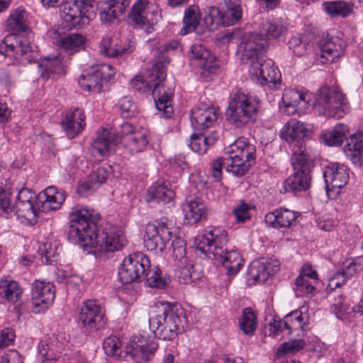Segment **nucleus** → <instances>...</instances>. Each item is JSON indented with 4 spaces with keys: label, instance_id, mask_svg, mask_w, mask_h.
Masks as SVG:
<instances>
[{
    "label": "nucleus",
    "instance_id": "obj_1",
    "mask_svg": "<svg viewBox=\"0 0 363 363\" xmlns=\"http://www.w3.org/2000/svg\"><path fill=\"white\" fill-rule=\"evenodd\" d=\"M99 219V214L93 210L72 208L67 232L69 241L79 245L87 254L121 250L127 244L123 231L112 224H106L101 230H96Z\"/></svg>",
    "mask_w": 363,
    "mask_h": 363
},
{
    "label": "nucleus",
    "instance_id": "obj_2",
    "mask_svg": "<svg viewBox=\"0 0 363 363\" xmlns=\"http://www.w3.org/2000/svg\"><path fill=\"white\" fill-rule=\"evenodd\" d=\"M267 51V43L256 34H245L237 49V55L243 64L250 65V72L269 86L280 82L281 74L273 62H262L261 56Z\"/></svg>",
    "mask_w": 363,
    "mask_h": 363
},
{
    "label": "nucleus",
    "instance_id": "obj_3",
    "mask_svg": "<svg viewBox=\"0 0 363 363\" xmlns=\"http://www.w3.org/2000/svg\"><path fill=\"white\" fill-rule=\"evenodd\" d=\"M35 49L36 47H32L27 38L21 35L13 33L4 38L0 45V53L23 64L37 62L41 72V77L44 79H48L51 74H60L63 72L64 65L60 56L46 57L39 62V55Z\"/></svg>",
    "mask_w": 363,
    "mask_h": 363
},
{
    "label": "nucleus",
    "instance_id": "obj_4",
    "mask_svg": "<svg viewBox=\"0 0 363 363\" xmlns=\"http://www.w3.org/2000/svg\"><path fill=\"white\" fill-rule=\"evenodd\" d=\"M226 231L215 228L206 230L196 249L208 258L217 260L227 270L228 276L236 274L242 267L243 259L235 250H228Z\"/></svg>",
    "mask_w": 363,
    "mask_h": 363
},
{
    "label": "nucleus",
    "instance_id": "obj_5",
    "mask_svg": "<svg viewBox=\"0 0 363 363\" xmlns=\"http://www.w3.org/2000/svg\"><path fill=\"white\" fill-rule=\"evenodd\" d=\"M186 322L183 308L167 302H157L150 311L149 326L155 337L174 340Z\"/></svg>",
    "mask_w": 363,
    "mask_h": 363
},
{
    "label": "nucleus",
    "instance_id": "obj_6",
    "mask_svg": "<svg viewBox=\"0 0 363 363\" xmlns=\"http://www.w3.org/2000/svg\"><path fill=\"white\" fill-rule=\"evenodd\" d=\"M166 76L165 68L160 63H156L152 66L147 80H144L141 76H136L135 79H131L130 84L133 89L138 91H141L146 86L148 91H152L155 97L156 108L161 112L160 114L164 118H169L173 113L172 92L169 91L162 94L160 90V85Z\"/></svg>",
    "mask_w": 363,
    "mask_h": 363
},
{
    "label": "nucleus",
    "instance_id": "obj_7",
    "mask_svg": "<svg viewBox=\"0 0 363 363\" xmlns=\"http://www.w3.org/2000/svg\"><path fill=\"white\" fill-rule=\"evenodd\" d=\"M259 108V101L257 98L238 91L230 96L226 119L237 128H244L255 121Z\"/></svg>",
    "mask_w": 363,
    "mask_h": 363
},
{
    "label": "nucleus",
    "instance_id": "obj_8",
    "mask_svg": "<svg viewBox=\"0 0 363 363\" xmlns=\"http://www.w3.org/2000/svg\"><path fill=\"white\" fill-rule=\"evenodd\" d=\"M314 109L320 115L341 118L349 109L346 96L337 88L321 87L313 103Z\"/></svg>",
    "mask_w": 363,
    "mask_h": 363
},
{
    "label": "nucleus",
    "instance_id": "obj_9",
    "mask_svg": "<svg viewBox=\"0 0 363 363\" xmlns=\"http://www.w3.org/2000/svg\"><path fill=\"white\" fill-rule=\"evenodd\" d=\"M94 0H72L60 7L62 26L68 30L88 23L94 15Z\"/></svg>",
    "mask_w": 363,
    "mask_h": 363
},
{
    "label": "nucleus",
    "instance_id": "obj_10",
    "mask_svg": "<svg viewBox=\"0 0 363 363\" xmlns=\"http://www.w3.org/2000/svg\"><path fill=\"white\" fill-rule=\"evenodd\" d=\"M291 163L294 173L284 182L286 191L296 194L309 189L313 163L309 155H292Z\"/></svg>",
    "mask_w": 363,
    "mask_h": 363
},
{
    "label": "nucleus",
    "instance_id": "obj_11",
    "mask_svg": "<svg viewBox=\"0 0 363 363\" xmlns=\"http://www.w3.org/2000/svg\"><path fill=\"white\" fill-rule=\"evenodd\" d=\"M161 18L160 11L148 0H138L128 14V22L135 28L145 29L147 33L152 31V26Z\"/></svg>",
    "mask_w": 363,
    "mask_h": 363
},
{
    "label": "nucleus",
    "instance_id": "obj_12",
    "mask_svg": "<svg viewBox=\"0 0 363 363\" xmlns=\"http://www.w3.org/2000/svg\"><path fill=\"white\" fill-rule=\"evenodd\" d=\"M78 321L89 333L102 330L106 325L105 310L96 300L88 299L78 308Z\"/></svg>",
    "mask_w": 363,
    "mask_h": 363
},
{
    "label": "nucleus",
    "instance_id": "obj_13",
    "mask_svg": "<svg viewBox=\"0 0 363 363\" xmlns=\"http://www.w3.org/2000/svg\"><path fill=\"white\" fill-rule=\"evenodd\" d=\"M150 267V259L143 253L129 255L123 259L118 270V279L123 284L142 281L145 269Z\"/></svg>",
    "mask_w": 363,
    "mask_h": 363
},
{
    "label": "nucleus",
    "instance_id": "obj_14",
    "mask_svg": "<svg viewBox=\"0 0 363 363\" xmlns=\"http://www.w3.org/2000/svg\"><path fill=\"white\" fill-rule=\"evenodd\" d=\"M306 131V125L296 119L290 120L284 126L281 137L290 144L292 155H308L304 140Z\"/></svg>",
    "mask_w": 363,
    "mask_h": 363
},
{
    "label": "nucleus",
    "instance_id": "obj_15",
    "mask_svg": "<svg viewBox=\"0 0 363 363\" xmlns=\"http://www.w3.org/2000/svg\"><path fill=\"white\" fill-rule=\"evenodd\" d=\"M115 74L113 67L103 64L92 68L91 72L82 74L79 79L80 86L89 92L99 93L102 89V82L109 81Z\"/></svg>",
    "mask_w": 363,
    "mask_h": 363
},
{
    "label": "nucleus",
    "instance_id": "obj_16",
    "mask_svg": "<svg viewBox=\"0 0 363 363\" xmlns=\"http://www.w3.org/2000/svg\"><path fill=\"white\" fill-rule=\"evenodd\" d=\"M40 210L35 193L28 189H21L16 196L13 212L19 217L30 219L35 218Z\"/></svg>",
    "mask_w": 363,
    "mask_h": 363
},
{
    "label": "nucleus",
    "instance_id": "obj_17",
    "mask_svg": "<svg viewBox=\"0 0 363 363\" xmlns=\"http://www.w3.org/2000/svg\"><path fill=\"white\" fill-rule=\"evenodd\" d=\"M157 348L155 341L147 342L143 336H135L130 343L128 353L135 363H145L152 359Z\"/></svg>",
    "mask_w": 363,
    "mask_h": 363
},
{
    "label": "nucleus",
    "instance_id": "obj_18",
    "mask_svg": "<svg viewBox=\"0 0 363 363\" xmlns=\"http://www.w3.org/2000/svg\"><path fill=\"white\" fill-rule=\"evenodd\" d=\"M218 108L200 104L191 111V123L194 129L204 130L213 126L218 120Z\"/></svg>",
    "mask_w": 363,
    "mask_h": 363
},
{
    "label": "nucleus",
    "instance_id": "obj_19",
    "mask_svg": "<svg viewBox=\"0 0 363 363\" xmlns=\"http://www.w3.org/2000/svg\"><path fill=\"white\" fill-rule=\"evenodd\" d=\"M55 299V286L50 282L35 281L32 286V303L35 309L40 307L36 313L45 311Z\"/></svg>",
    "mask_w": 363,
    "mask_h": 363
},
{
    "label": "nucleus",
    "instance_id": "obj_20",
    "mask_svg": "<svg viewBox=\"0 0 363 363\" xmlns=\"http://www.w3.org/2000/svg\"><path fill=\"white\" fill-rule=\"evenodd\" d=\"M323 177L328 192L335 189H341L348 182L349 169L343 164H331L325 168Z\"/></svg>",
    "mask_w": 363,
    "mask_h": 363
},
{
    "label": "nucleus",
    "instance_id": "obj_21",
    "mask_svg": "<svg viewBox=\"0 0 363 363\" xmlns=\"http://www.w3.org/2000/svg\"><path fill=\"white\" fill-rule=\"evenodd\" d=\"M300 216L298 212L287 208L276 209L265 216L266 223L273 228H289L297 223V218Z\"/></svg>",
    "mask_w": 363,
    "mask_h": 363
},
{
    "label": "nucleus",
    "instance_id": "obj_22",
    "mask_svg": "<svg viewBox=\"0 0 363 363\" xmlns=\"http://www.w3.org/2000/svg\"><path fill=\"white\" fill-rule=\"evenodd\" d=\"M256 147L245 138H238L226 149L227 158L242 159L248 162H255Z\"/></svg>",
    "mask_w": 363,
    "mask_h": 363
},
{
    "label": "nucleus",
    "instance_id": "obj_23",
    "mask_svg": "<svg viewBox=\"0 0 363 363\" xmlns=\"http://www.w3.org/2000/svg\"><path fill=\"white\" fill-rule=\"evenodd\" d=\"M61 124L67 137L73 138L79 135L85 126V116L79 108H71Z\"/></svg>",
    "mask_w": 363,
    "mask_h": 363
},
{
    "label": "nucleus",
    "instance_id": "obj_24",
    "mask_svg": "<svg viewBox=\"0 0 363 363\" xmlns=\"http://www.w3.org/2000/svg\"><path fill=\"white\" fill-rule=\"evenodd\" d=\"M146 201L148 203L155 202L157 203L172 206L174 192L168 187L163 180L159 179L147 191Z\"/></svg>",
    "mask_w": 363,
    "mask_h": 363
},
{
    "label": "nucleus",
    "instance_id": "obj_25",
    "mask_svg": "<svg viewBox=\"0 0 363 363\" xmlns=\"http://www.w3.org/2000/svg\"><path fill=\"white\" fill-rule=\"evenodd\" d=\"M279 269L280 264L277 260H272L271 262L256 261L250 265L249 274L255 281L264 283Z\"/></svg>",
    "mask_w": 363,
    "mask_h": 363
},
{
    "label": "nucleus",
    "instance_id": "obj_26",
    "mask_svg": "<svg viewBox=\"0 0 363 363\" xmlns=\"http://www.w3.org/2000/svg\"><path fill=\"white\" fill-rule=\"evenodd\" d=\"M191 60L192 65L209 72H214L216 68V57L200 44L191 46Z\"/></svg>",
    "mask_w": 363,
    "mask_h": 363
},
{
    "label": "nucleus",
    "instance_id": "obj_27",
    "mask_svg": "<svg viewBox=\"0 0 363 363\" xmlns=\"http://www.w3.org/2000/svg\"><path fill=\"white\" fill-rule=\"evenodd\" d=\"M128 0H109L102 4L100 18L104 23L109 24L122 16L128 6Z\"/></svg>",
    "mask_w": 363,
    "mask_h": 363
},
{
    "label": "nucleus",
    "instance_id": "obj_28",
    "mask_svg": "<svg viewBox=\"0 0 363 363\" xmlns=\"http://www.w3.org/2000/svg\"><path fill=\"white\" fill-rule=\"evenodd\" d=\"M345 42L337 37H331L326 39L320 45L321 58L325 60L322 62H334L340 58L345 52Z\"/></svg>",
    "mask_w": 363,
    "mask_h": 363
},
{
    "label": "nucleus",
    "instance_id": "obj_29",
    "mask_svg": "<svg viewBox=\"0 0 363 363\" xmlns=\"http://www.w3.org/2000/svg\"><path fill=\"white\" fill-rule=\"evenodd\" d=\"M86 38L79 33H70L65 36H57L55 43L67 54L72 55L85 48Z\"/></svg>",
    "mask_w": 363,
    "mask_h": 363
},
{
    "label": "nucleus",
    "instance_id": "obj_30",
    "mask_svg": "<svg viewBox=\"0 0 363 363\" xmlns=\"http://www.w3.org/2000/svg\"><path fill=\"white\" fill-rule=\"evenodd\" d=\"M184 211L186 223L191 225L201 221L207 214L204 203L197 198L187 200Z\"/></svg>",
    "mask_w": 363,
    "mask_h": 363
},
{
    "label": "nucleus",
    "instance_id": "obj_31",
    "mask_svg": "<svg viewBox=\"0 0 363 363\" xmlns=\"http://www.w3.org/2000/svg\"><path fill=\"white\" fill-rule=\"evenodd\" d=\"M218 138V133L216 131H212L208 135L203 133L192 134L190 138L189 147L196 152L200 155H203L206 152L208 148L217 141Z\"/></svg>",
    "mask_w": 363,
    "mask_h": 363
},
{
    "label": "nucleus",
    "instance_id": "obj_32",
    "mask_svg": "<svg viewBox=\"0 0 363 363\" xmlns=\"http://www.w3.org/2000/svg\"><path fill=\"white\" fill-rule=\"evenodd\" d=\"M286 32V28L281 22L276 20H267L263 22L259 28V33H250L256 34L266 40L277 39Z\"/></svg>",
    "mask_w": 363,
    "mask_h": 363
},
{
    "label": "nucleus",
    "instance_id": "obj_33",
    "mask_svg": "<svg viewBox=\"0 0 363 363\" xmlns=\"http://www.w3.org/2000/svg\"><path fill=\"white\" fill-rule=\"evenodd\" d=\"M150 288L164 289L167 287L169 279L162 274L160 269L157 265H151L145 269L142 281Z\"/></svg>",
    "mask_w": 363,
    "mask_h": 363
},
{
    "label": "nucleus",
    "instance_id": "obj_34",
    "mask_svg": "<svg viewBox=\"0 0 363 363\" xmlns=\"http://www.w3.org/2000/svg\"><path fill=\"white\" fill-rule=\"evenodd\" d=\"M117 143L118 140L115 135L109 130L102 129L98 132V136L92 143L93 153L98 152L101 156L106 157L110 153L111 145Z\"/></svg>",
    "mask_w": 363,
    "mask_h": 363
},
{
    "label": "nucleus",
    "instance_id": "obj_35",
    "mask_svg": "<svg viewBox=\"0 0 363 363\" xmlns=\"http://www.w3.org/2000/svg\"><path fill=\"white\" fill-rule=\"evenodd\" d=\"M348 133V127L345 124L338 123L332 130L323 131L320 138L328 146H340Z\"/></svg>",
    "mask_w": 363,
    "mask_h": 363
},
{
    "label": "nucleus",
    "instance_id": "obj_36",
    "mask_svg": "<svg viewBox=\"0 0 363 363\" xmlns=\"http://www.w3.org/2000/svg\"><path fill=\"white\" fill-rule=\"evenodd\" d=\"M23 289L14 280L2 279L0 280V298L10 303H16L21 297Z\"/></svg>",
    "mask_w": 363,
    "mask_h": 363
},
{
    "label": "nucleus",
    "instance_id": "obj_37",
    "mask_svg": "<svg viewBox=\"0 0 363 363\" xmlns=\"http://www.w3.org/2000/svg\"><path fill=\"white\" fill-rule=\"evenodd\" d=\"M111 174V167L108 165L99 167L93 171L88 177L87 180L84 182L81 187L86 191H94L99 185L104 184Z\"/></svg>",
    "mask_w": 363,
    "mask_h": 363
},
{
    "label": "nucleus",
    "instance_id": "obj_38",
    "mask_svg": "<svg viewBox=\"0 0 363 363\" xmlns=\"http://www.w3.org/2000/svg\"><path fill=\"white\" fill-rule=\"evenodd\" d=\"M45 200L42 202V211H55L59 209L65 201L66 195L65 191H57L55 186H50L45 189Z\"/></svg>",
    "mask_w": 363,
    "mask_h": 363
},
{
    "label": "nucleus",
    "instance_id": "obj_39",
    "mask_svg": "<svg viewBox=\"0 0 363 363\" xmlns=\"http://www.w3.org/2000/svg\"><path fill=\"white\" fill-rule=\"evenodd\" d=\"M133 51L130 46L128 48H119L114 42L111 36L106 35L101 39L99 45V52L101 55L108 57H123Z\"/></svg>",
    "mask_w": 363,
    "mask_h": 363
},
{
    "label": "nucleus",
    "instance_id": "obj_40",
    "mask_svg": "<svg viewBox=\"0 0 363 363\" xmlns=\"http://www.w3.org/2000/svg\"><path fill=\"white\" fill-rule=\"evenodd\" d=\"M227 11H223L221 25L225 27L237 23L242 16V9L239 0H225Z\"/></svg>",
    "mask_w": 363,
    "mask_h": 363
},
{
    "label": "nucleus",
    "instance_id": "obj_41",
    "mask_svg": "<svg viewBox=\"0 0 363 363\" xmlns=\"http://www.w3.org/2000/svg\"><path fill=\"white\" fill-rule=\"evenodd\" d=\"M148 142L146 133L139 130L127 138L123 145L131 155H135L143 151Z\"/></svg>",
    "mask_w": 363,
    "mask_h": 363
},
{
    "label": "nucleus",
    "instance_id": "obj_42",
    "mask_svg": "<svg viewBox=\"0 0 363 363\" xmlns=\"http://www.w3.org/2000/svg\"><path fill=\"white\" fill-rule=\"evenodd\" d=\"M144 244L149 251H153L159 249L162 251L165 247L164 244L161 240L158 231L154 225L149 223L146 226L145 235L144 237Z\"/></svg>",
    "mask_w": 363,
    "mask_h": 363
},
{
    "label": "nucleus",
    "instance_id": "obj_43",
    "mask_svg": "<svg viewBox=\"0 0 363 363\" xmlns=\"http://www.w3.org/2000/svg\"><path fill=\"white\" fill-rule=\"evenodd\" d=\"M255 162H248L242 159H233L225 157L224 167L228 172L232 173L236 177H242Z\"/></svg>",
    "mask_w": 363,
    "mask_h": 363
},
{
    "label": "nucleus",
    "instance_id": "obj_44",
    "mask_svg": "<svg viewBox=\"0 0 363 363\" xmlns=\"http://www.w3.org/2000/svg\"><path fill=\"white\" fill-rule=\"evenodd\" d=\"M239 326L244 334L248 335L254 334L257 327V317L250 308H245L242 310L239 319Z\"/></svg>",
    "mask_w": 363,
    "mask_h": 363
},
{
    "label": "nucleus",
    "instance_id": "obj_45",
    "mask_svg": "<svg viewBox=\"0 0 363 363\" xmlns=\"http://www.w3.org/2000/svg\"><path fill=\"white\" fill-rule=\"evenodd\" d=\"M324 6L326 12L331 16L345 17L351 13L353 9L352 4L343 1L328 2Z\"/></svg>",
    "mask_w": 363,
    "mask_h": 363
},
{
    "label": "nucleus",
    "instance_id": "obj_46",
    "mask_svg": "<svg viewBox=\"0 0 363 363\" xmlns=\"http://www.w3.org/2000/svg\"><path fill=\"white\" fill-rule=\"evenodd\" d=\"M200 13L199 7L196 5H191L184 12L183 22L185 33L194 31L199 23Z\"/></svg>",
    "mask_w": 363,
    "mask_h": 363
},
{
    "label": "nucleus",
    "instance_id": "obj_47",
    "mask_svg": "<svg viewBox=\"0 0 363 363\" xmlns=\"http://www.w3.org/2000/svg\"><path fill=\"white\" fill-rule=\"evenodd\" d=\"M23 10H16L10 16L7 21L8 29L16 33L25 32L28 29L25 21Z\"/></svg>",
    "mask_w": 363,
    "mask_h": 363
},
{
    "label": "nucleus",
    "instance_id": "obj_48",
    "mask_svg": "<svg viewBox=\"0 0 363 363\" xmlns=\"http://www.w3.org/2000/svg\"><path fill=\"white\" fill-rule=\"evenodd\" d=\"M344 148L345 152H354L352 154V156L359 160V155H361L363 150V133L359 132L350 135Z\"/></svg>",
    "mask_w": 363,
    "mask_h": 363
},
{
    "label": "nucleus",
    "instance_id": "obj_49",
    "mask_svg": "<svg viewBox=\"0 0 363 363\" xmlns=\"http://www.w3.org/2000/svg\"><path fill=\"white\" fill-rule=\"evenodd\" d=\"M304 325L303 313L298 310H295L285 316L284 327L289 330V333L293 329H303Z\"/></svg>",
    "mask_w": 363,
    "mask_h": 363
},
{
    "label": "nucleus",
    "instance_id": "obj_50",
    "mask_svg": "<svg viewBox=\"0 0 363 363\" xmlns=\"http://www.w3.org/2000/svg\"><path fill=\"white\" fill-rule=\"evenodd\" d=\"M180 268L179 279L184 284H188L196 280L199 278L198 274L194 271V266L189 261L186 264L179 263L177 264Z\"/></svg>",
    "mask_w": 363,
    "mask_h": 363
},
{
    "label": "nucleus",
    "instance_id": "obj_51",
    "mask_svg": "<svg viewBox=\"0 0 363 363\" xmlns=\"http://www.w3.org/2000/svg\"><path fill=\"white\" fill-rule=\"evenodd\" d=\"M173 248L172 257L174 261L177 262V264L179 263L186 264L187 258L186 257V247L185 242L181 238H176L172 242Z\"/></svg>",
    "mask_w": 363,
    "mask_h": 363
},
{
    "label": "nucleus",
    "instance_id": "obj_52",
    "mask_svg": "<svg viewBox=\"0 0 363 363\" xmlns=\"http://www.w3.org/2000/svg\"><path fill=\"white\" fill-rule=\"evenodd\" d=\"M362 271H363V256L357 257L353 259L341 272L346 279H348L355 276Z\"/></svg>",
    "mask_w": 363,
    "mask_h": 363
},
{
    "label": "nucleus",
    "instance_id": "obj_53",
    "mask_svg": "<svg viewBox=\"0 0 363 363\" xmlns=\"http://www.w3.org/2000/svg\"><path fill=\"white\" fill-rule=\"evenodd\" d=\"M151 223L156 227L161 240L166 245L172 236L170 224L163 220H156Z\"/></svg>",
    "mask_w": 363,
    "mask_h": 363
},
{
    "label": "nucleus",
    "instance_id": "obj_54",
    "mask_svg": "<svg viewBox=\"0 0 363 363\" xmlns=\"http://www.w3.org/2000/svg\"><path fill=\"white\" fill-rule=\"evenodd\" d=\"M105 353L108 356H121L120 342L116 337H108L103 343Z\"/></svg>",
    "mask_w": 363,
    "mask_h": 363
},
{
    "label": "nucleus",
    "instance_id": "obj_55",
    "mask_svg": "<svg viewBox=\"0 0 363 363\" xmlns=\"http://www.w3.org/2000/svg\"><path fill=\"white\" fill-rule=\"evenodd\" d=\"M10 194L7 190L0 189V216L8 217L13 211V206H11Z\"/></svg>",
    "mask_w": 363,
    "mask_h": 363
},
{
    "label": "nucleus",
    "instance_id": "obj_56",
    "mask_svg": "<svg viewBox=\"0 0 363 363\" xmlns=\"http://www.w3.org/2000/svg\"><path fill=\"white\" fill-rule=\"evenodd\" d=\"M120 108L121 115L124 118H131L137 113V106L132 100L127 97H124L121 100Z\"/></svg>",
    "mask_w": 363,
    "mask_h": 363
},
{
    "label": "nucleus",
    "instance_id": "obj_57",
    "mask_svg": "<svg viewBox=\"0 0 363 363\" xmlns=\"http://www.w3.org/2000/svg\"><path fill=\"white\" fill-rule=\"evenodd\" d=\"M304 342L302 340H295L291 342L283 343L279 346L277 350L279 354H284L287 353H294L304 347Z\"/></svg>",
    "mask_w": 363,
    "mask_h": 363
},
{
    "label": "nucleus",
    "instance_id": "obj_58",
    "mask_svg": "<svg viewBox=\"0 0 363 363\" xmlns=\"http://www.w3.org/2000/svg\"><path fill=\"white\" fill-rule=\"evenodd\" d=\"M250 207L246 203L242 201L233 209V214L237 222L243 223L250 218Z\"/></svg>",
    "mask_w": 363,
    "mask_h": 363
},
{
    "label": "nucleus",
    "instance_id": "obj_59",
    "mask_svg": "<svg viewBox=\"0 0 363 363\" xmlns=\"http://www.w3.org/2000/svg\"><path fill=\"white\" fill-rule=\"evenodd\" d=\"M138 131L132 124L123 123L120 125L119 130L117 131V136H115V138L118 139V143H121L123 144L127 138Z\"/></svg>",
    "mask_w": 363,
    "mask_h": 363
},
{
    "label": "nucleus",
    "instance_id": "obj_60",
    "mask_svg": "<svg viewBox=\"0 0 363 363\" xmlns=\"http://www.w3.org/2000/svg\"><path fill=\"white\" fill-rule=\"evenodd\" d=\"M283 105L280 106L281 111L287 116H293L296 113L297 106L296 103L289 96V94L285 93L282 98Z\"/></svg>",
    "mask_w": 363,
    "mask_h": 363
},
{
    "label": "nucleus",
    "instance_id": "obj_61",
    "mask_svg": "<svg viewBox=\"0 0 363 363\" xmlns=\"http://www.w3.org/2000/svg\"><path fill=\"white\" fill-rule=\"evenodd\" d=\"M206 16L204 18L206 21H208L207 17L211 20V23L216 21V23L221 24V16L223 15V11L219 8L215 6H206L204 9Z\"/></svg>",
    "mask_w": 363,
    "mask_h": 363
},
{
    "label": "nucleus",
    "instance_id": "obj_62",
    "mask_svg": "<svg viewBox=\"0 0 363 363\" xmlns=\"http://www.w3.org/2000/svg\"><path fill=\"white\" fill-rule=\"evenodd\" d=\"M15 333L12 329L4 328L0 332V347H6L10 345L15 339Z\"/></svg>",
    "mask_w": 363,
    "mask_h": 363
},
{
    "label": "nucleus",
    "instance_id": "obj_63",
    "mask_svg": "<svg viewBox=\"0 0 363 363\" xmlns=\"http://www.w3.org/2000/svg\"><path fill=\"white\" fill-rule=\"evenodd\" d=\"M297 290L304 294H312L315 288L308 281L301 276H298L295 281Z\"/></svg>",
    "mask_w": 363,
    "mask_h": 363
},
{
    "label": "nucleus",
    "instance_id": "obj_64",
    "mask_svg": "<svg viewBox=\"0 0 363 363\" xmlns=\"http://www.w3.org/2000/svg\"><path fill=\"white\" fill-rule=\"evenodd\" d=\"M0 363H23L22 357L16 350H9L1 357Z\"/></svg>",
    "mask_w": 363,
    "mask_h": 363
}]
</instances>
